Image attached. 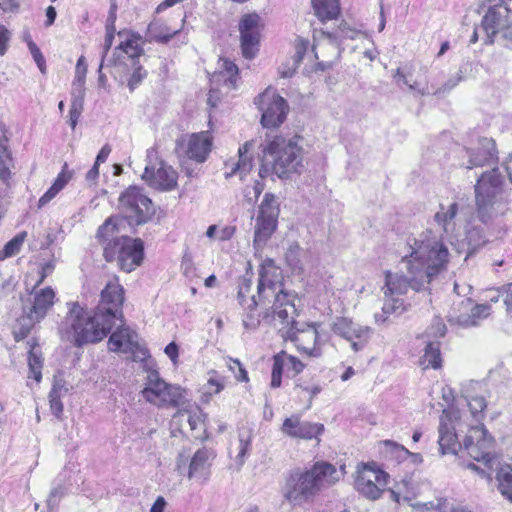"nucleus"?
<instances>
[{
  "instance_id": "9d476101",
  "label": "nucleus",
  "mask_w": 512,
  "mask_h": 512,
  "mask_svg": "<svg viewBox=\"0 0 512 512\" xmlns=\"http://www.w3.org/2000/svg\"><path fill=\"white\" fill-rule=\"evenodd\" d=\"M119 205L129 224H144L155 213L151 199L137 186H130L121 193Z\"/></svg>"
},
{
  "instance_id": "72a5a7b5",
  "label": "nucleus",
  "mask_w": 512,
  "mask_h": 512,
  "mask_svg": "<svg viewBox=\"0 0 512 512\" xmlns=\"http://www.w3.org/2000/svg\"><path fill=\"white\" fill-rule=\"evenodd\" d=\"M391 500L400 504L401 501H411L414 497L412 482L410 478H404L396 482L388 489Z\"/></svg>"
},
{
  "instance_id": "f257e3e1",
  "label": "nucleus",
  "mask_w": 512,
  "mask_h": 512,
  "mask_svg": "<svg viewBox=\"0 0 512 512\" xmlns=\"http://www.w3.org/2000/svg\"><path fill=\"white\" fill-rule=\"evenodd\" d=\"M408 253L402 257L409 277L400 273L385 272L383 311L386 314L404 311L405 295L409 288L415 291L426 290L430 282L446 270L449 262L447 246L435 237L431 231L422 233L418 238H408Z\"/></svg>"
},
{
  "instance_id": "9b49d317",
  "label": "nucleus",
  "mask_w": 512,
  "mask_h": 512,
  "mask_svg": "<svg viewBox=\"0 0 512 512\" xmlns=\"http://www.w3.org/2000/svg\"><path fill=\"white\" fill-rule=\"evenodd\" d=\"M459 165L466 169L491 166L498 162V150L495 140L488 137H478L468 146L461 149Z\"/></svg>"
},
{
  "instance_id": "0eeeda50",
  "label": "nucleus",
  "mask_w": 512,
  "mask_h": 512,
  "mask_svg": "<svg viewBox=\"0 0 512 512\" xmlns=\"http://www.w3.org/2000/svg\"><path fill=\"white\" fill-rule=\"evenodd\" d=\"M474 189L476 212L481 222L486 224L506 212L507 193L498 167L483 172Z\"/></svg>"
},
{
  "instance_id": "5fc2aeb1",
  "label": "nucleus",
  "mask_w": 512,
  "mask_h": 512,
  "mask_svg": "<svg viewBox=\"0 0 512 512\" xmlns=\"http://www.w3.org/2000/svg\"><path fill=\"white\" fill-rule=\"evenodd\" d=\"M446 333V325L440 318H435L429 328L428 334L434 337H443Z\"/></svg>"
},
{
  "instance_id": "3c124183",
  "label": "nucleus",
  "mask_w": 512,
  "mask_h": 512,
  "mask_svg": "<svg viewBox=\"0 0 512 512\" xmlns=\"http://www.w3.org/2000/svg\"><path fill=\"white\" fill-rule=\"evenodd\" d=\"M394 78L396 79V82H397V84H398L399 86L406 85V86H408V87H409V89H410L411 91H416V92H417L418 94H420V95H425V94H427V93H428L424 88H422V89L417 88V83H416V82H415V83H413V84H410V83L408 82V80H407L406 76L404 75L403 71H402L400 68H398V69L396 70V73H395V75H394Z\"/></svg>"
},
{
  "instance_id": "c85d7f7f",
  "label": "nucleus",
  "mask_w": 512,
  "mask_h": 512,
  "mask_svg": "<svg viewBox=\"0 0 512 512\" xmlns=\"http://www.w3.org/2000/svg\"><path fill=\"white\" fill-rule=\"evenodd\" d=\"M459 210L457 202H453L448 206L440 204L439 210L434 216V220L443 232L447 235L453 234L456 228V216Z\"/></svg>"
},
{
  "instance_id": "ea45409f",
  "label": "nucleus",
  "mask_w": 512,
  "mask_h": 512,
  "mask_svg": "<svg viewBox=\"0 0 512 512\" xmlns=\"http://www.w3.org/2000/svg\"><path fill=\"white\" fill-rule=\"evenodd\" d=\"M304 254L303 249L297 244L292 243L286 253H285V260L289 267L293 271H302L303 265H302V255Z\"/></svg>"
},
{
  "instance_id": "473e14b6",
  "label": "nucleus",
  "mask_w": 512,
  "mask_h": 512,
  "mask_svg": "<svg viewBox=\"0 0 512 512\" xmlns=\"http://www.w3.org/2000/svg\"><path fill=\"white\" fill-rule=\"evenodd\" d=\"M495 478L499 493L512 503V466L506 464L499 467Z\"/></svg>"
},
{
  "instance_id": "39448f33",
  "label": "nucleus",
  "mask_w": 512,
  "mask_h": 512,
  "mask_svg": "<svg viewBox=\"0 0 512 512\" xmlns=\"http://www.w3.org/2000/svg\"><path fill=\"white\" fill-rule=\"evenodd\" d=\"M298 136L285 137L282 135H267L260 145L261 158L259 177L265 179L276 175L278 178H288L298 172L302 166L303 149Z\"/></svg>"
},
{
  "instance_id": "4d7b16f0",
  "label": "nucleus",
  "mask_w": 512,
  "mask_h": 512,
  "mask_svg": "<svg viewBox=\"0 0 512 512\" xmlns=\"http://www.w3.org/2000/svg\"><path fill=\"white\" fill-rule=\"evenodd\" d=\"M10 37V31L4 25L0 24V56H3L7 52Z\"/></svg>"
},
{
  "instance_id": "09e8293b",
  "label": "nucleus",
  "mask_w": 512,
  "mask_h": 512,
  "mask_svg": "<svg viewBox=\"0 0 512 512\" xmlns=\"http://www.w3.org/2000/svg\"><path fill=\"white\" fill-rule=\"evenodd\" d=\"M85 83H72V92H71V104H78L79 106H84V98H85Z\"/></svg>"
},
{
  "instance_id": "052dcab7",
  "label": "nucleus",
  "mask_w": 512,
  "mask_h": 512,
  "mask_svg": "<svg viewBox=\"0 0 512 512\" xmlns=\"http://www.w3.org/2000/svg\"><path fill=\"white\" fill-rule=\"evenodd\" d=\"M60 192L56 187L52 186L38 200V208L46 206Z\"/></svg>"
},
{
  "instance_id": "f3484780",
  "label": "nucleus",
  "mask_w": 512,
  "mask_h": 512,
  "mask_svg": "<svg viewBox=\"0 0 512 512\" xmlns=\"http://www.w3.org/2000/svg\"><path fill=\"white\" fill-rule=\"evenodd\" d=\"M238 30L242 56L247 60L254 59L260 50L261 17L257 13L244 14L239 20Z\"/></svg>"
},
{
  "instance_id": "ddd939ff",
  "label": "nucleus",
  "mask_w": 512,
  "mask_h": 512,
  "mask_svg": "<svg viewBox=\"0 0 512 512\" xmlns=\"http://www.w3.org/2000/svg\"><path fill=\"white\" fill-rule=\"evenodd\" d=\"M279 203L272 193H266L259 205L256 217L254 245L261 247L271 237L278 225Z\"/></svg>"
},
{
  "instance_id": "6e6d98bb",
  "label": "nucleus",
  "mask_w": 512,
  "mask_h": 512,
  "mask_svg": "<svg viewBox=\"0 0 512 512\" xmlns=\"http://www.w3.org/2000/svg\"><path fill=\"white\" fill-rule=\"evenodd\" d=\"M67 392L68 388L66 387L65 381L61 378H55L49 395L63 397L67 394Z\"/></svg>"
},
{
  "instance_id": "cd10ccee",
  "label": "nucleus",
  "mask_w": 512,
  "mask_h": 512,
  "mask_svg": "<svg viewBox=\"0 0 512 512\" xmlns=\"http://www.w3.org/2000/svg\"><path fill=\"white\" fill-rule=\"evenodd\" d=\"M218 66L219 71L212 75L211 84L223 82L229 90L234 89L239 74L238 66L228 58H220Z\"/></svg>"
},
{
  "instance_id": "49530a36",
  "label": "nucleus",
  "mask_w": 512,
  "mask_h": 512,
  "mask_svg": "<svg viewBox=\"0 0 512 512\" xmlns=\"http://www.w3.org/2000/svg\"><path fill=\"white\" fill-rule=\"evenodd\" d=\"M27 45H28L29 51H30L35 63L37 64L39 70L42 73H45L46 61H45V58H44L41 50L31 39L27 40Z\"/></svg>"
},
{
  "instance_id": "2f4dec72",
  "label": "nucleus",
  "mask_w": 512,
  "mask_h": 512,
  "mask_svg": "<svg viewBox=\"0 0 512 512\" xmlns=\"http://www.w3.org/2000/svg\"><path fill=\"white\" fill-rule=\"evenodd\" d=\"M316 16L321 21L333 20L340 14L339 0H311Z\"/></svg>"
},
{
  "instance_id": "412c9836",
  "label": "nucleus",
  "mask_w": 512,
  "mask_h": 512,
  "mask_svg": "<svg viewBox=\"0 0 512 512\" xmlns=\"http://www.w3.org/2000/svg\"><path fill=\"white\" fill-rule=\"evenodd\" d=\"M108 345L113 352L138 353L141 360L149 356L148 350L139 344L138 334L123 324L110 335Z\"/></svg>"
},
{
  "instance_id": "c9c22d12",
  "label": "nucleus",
  "mask_w": 512,
  "mask_h": 512,
  "mask_svg": "<svg viewBox=\"0 0 512 512\" xmlns=\"http://www.w3.org/2000/svg\"><path fill=\"white\" fill-rule=\"evenodd\" d=\"M238 453L235 457V461L239 468L243 466L246 458L249 456L252 445V433L251 431H240L238 435Z\"/></svg>"
},
{
  "instance_id": "bf43d9fd",
  "label": "nucleus",
  "mask_w": 512,
  "mask_h": 512,
  "mask_svg": "<svg viewBox=\"0 0 512 512\" xmlns=\"http://www.w3.org/2000/svg\"><path fill=\"white\" fill-rule=\"evenodd\" d=\"M82 111H83L82 106H79L78 104H74V105L71 104L70 110H69V124L73 130L76 128V125L79 121Z\"/></svg>"
},
{
  "instance_id": "37998d69",
  "label": "nucleus",
  "mask_w": 512,
  "mask_h": 512,
  "mask_svg": "<svg viewBox=\"0 0 512 512\" xmlns=\"http://www.w3.org/2000/svg\"><path fill=\"white\" fill-rule=\"evenodd\" d=\"M466 240L471 249V252H474L487 242L481 227H472L469 229L466 234Z\"/></svg>"
},
{
  "instance_id": "6ab92c4d",
  "label": "nucleus",
  "mask_w": 512,
  "mask_h": 512,
  "mask_svg": "<svg viewBox=\"0 0 512 512\" xmlns=\"http://www.w3.org/2000/svg\"><path fill=\"white\" fill-rule=\"evenodd\" d=\"M152 150L147 151V159L149 162L146 164L141 178L145 183L159 191H171L177 186V172L172 166L167 165L164 161H159L158 166L151 163L153 155Z\"/></svg>"
},
{
  "instance_id": "680f3d73",
  "label": "nucleus",
  "mask_w": 512,
  "mask_h": 512,
  "mask_svg": "<svg viewBox=\"0 0 512 512\" xmlns=\"http://www.w3.org/2000/svg\"><path fill=\"white\" fill-rule=\"evenodd\" d=\"M499 293H506L504 304L506 311L512 313V284L504 285L497 290Z\"/></svg>"
},
{
  "instance_id": "58836bf2",
  "label": "nucleus",
  "mask_w": 512,
  "mask_h": 512,
  "mask_svg": "<svg viewBox=\"0 0 512 512\" xmlns=\"http://www.w3.org/2000/svg\"><path fill=\"white\" fill-rule=\"evenodd\" d=\"M385 457L387 459L395 460L397 463H402L408 459L409 450L403 445H400L391 440L384 441Z\"/></svg>"
},
{
  "instance_id": "de8ad7c7",
  "label": "nucleus",
  "mask_w": 512,
  "mask_h": 512,
  "mask_svg": "<svg viewBox=\"0 0 512 512\" xmlns=\"http://www.w3.org/2000/svg\"><path fill=\"white\" fill-rule=\"evenodd\" d=\"M134 66L133 73L128 79V87L130 91H134L147 76V71L142 66H136V64Z\"/></svg>"
},
{
  "instance_id": "7ed1b4c3",
  "label": "nucleus",
  "mask_w": 512,
  "mask_h": 512,
  "mask_svg": "<svg viewBox=\"0 0 512 512\" xmlns=\"http://www.w3.org/2000/svg\"><path fill=\"white\" fill-rule=\"evenodd\" d=\"M124 289L117 282H109L101 292V299L93 314L79 302H67V313L58 326L63 341L82 347L104 339L116 321L123 322Z\"/></svg>"
},
{
  "instance_id": "4c0bfd02",
  "label": "nucleus",
  "mask_w": 512,
  "mask_h": 512,
  "mask_svg": "<svg viewBox=\"0 0 512 512\" xmlns=\"http://www.w3.org/2000/svg\"><path fill=\"white\" fill-rule=\"evenodd\" d=\"M286 352L281 351L273 357L271 387L278 388L282 383V374L286 369Z\"/></svg>"
},
{
  "instance_id": "5701e85b",
  "label": "nucleus",
  "mask_w": 512,
  "mask_h": 512,
  "mask_svg": "<svg viewBox=\"0 0 512 512\" xmlns=\"http://www.w3.org/2000/svg\"><path fill=\"white\" fill-rule=\"evenodd\" d=\"M282 432L292 438L313 439L324 431V426L319 423L301 421L298 415L286 418L282 424Z\"/></svg>"
},
{
  "instance_id": "a18cd8bd",
  "label": "nucleus",
  "mask_w": 512,
  "mask_h": 512,
  "mask_svg": "<svg viewBox=\"0 0 512 512\" xmlns=\"http://www.w3.org/2000/svg\"><path fill=\"white\" fill-rule=\"evenodd\" d=\"M64 495L65 490L61 485L52 488L47 498L48 512H58L59 503Z\"/></svg>"
},
{
  "instance_id": "f03ea898",
  "label": "nucleus",
  "mask_w": 512,
  "mask_h": 512,
  "mask_svg": "<svg viewBox=\"0 0 512 512\" xmlns=\"http://www.w3.org/2000/svg\"><path fill=\"white\" fill-rule=\"evenodd\" d=\"M283 286L282 271L272 259H266L259 269L258 294L261 300H269L270 296L274 300L273 305L266 310L264 319L284 325L286 331L283 337L293 342L299 352L309 357H320L322 350L318 345L319 334L316 326L307 324L301 329L297 327V296L294 292L286 291Z\"/></svg>"
},
{
  "instance_id": "aec40b11",
  "label": "nucleus",
  "mask_w": 512,
  "mask_h": 512,
  "mask_svg": "<svg viewBox=\"0 0 512 512\" xmlns=\"http://www.w3.org/2000/svg\"><path fill=\"white\" fill-rule=\"evenodd\" d=\"M212 149V137L208 131L193 133L176 142V150L197 163L207 160Z\"/></svg>"
},
{
  "instance_id": "338daca9",
  "label": "nucleus",
  "mask_w": 512,
  "mask_h": 512,
  "mask_svg": "<svg viewBox=\"0 0 512 512\" xmlns=\"http://www.w3.org/2000/svg\"><path fill=\"white\" fill-rule=\"evenodd\" d=\"M114 34H115V29L106 28V35H105V40H104V45H103V53H102L103 61L105 60V57L112 46V43L114 40Z\"/></svg>"
},
{
  "instance_id": "bb28decb",
  "label": "nucleus",
  "mask_w": 512,
  "mask_h": 512,
  "mask_svg": "<svg viewBox=\"0 0 512 512\" xmlns=\"http://www.w3.org/2000/svg\"><path fill=\"white\" fill-rule=\"evenodd\" d=\"M212 451L203 447L198 449L190 460L188 477L190 479L206 480L209 475Z\"/></svg>"
},
{
  "instance_id": "a19ab883",
  "label": "nucleus",
  "mask_w": 512,
  "mask_h": 512,
  "mask_svg": "<svg viewBox=\"0 0 512 512\" xmlns=\"http://www.w3.org/2000/svg\"><path fill=\"white\" fill-rule=\"evenodd\" d=\"M8 157L0 155V203L8 197L10 189V170L8 168Z\"/></svg>"
},
{
  "instance_id": "69168bd1",
  "label": "nucleus",
  "mask_w": 512,
  "mask_h": 512,
  "mask_svg": "<svg viewBox=\"0 0 512 512\" xmlns=\"http://www.w3.org/2000/svg\"><path fill=\"white\" fill-rule=\"evenodd\" d=\"M181 268L186 277H193L195 275V268L192 261V258L188 255H185L182 259Z\"/></svg>"
},
{
  "instance_id": "c03bdc74",
  "label": "nucleus",
  "mask_w": 512,
  "mask_h": 512,
  "mask_svg": "<svg viewBox=\"0 0 512 512\" xmlns=\"http://www.w3.org/2000/svg\"><path fill=\"white\" fill-rule=\"evenodd\" d=\"M467 402L472 417L475 419V421L480 422L483 418V411L487 406L484 397L476 396L470 400H467Z\"/></svg>"
},
{
  "instance_id": "4be33fe9",
  "label": "nucleus",
  "mask_w": 512,
  "mask_h": 512,
  "mask_svg": "<svg viewBox=\"0 0 512 512\" xmlns=\"http://www.w3.org/2000/svg\"><path fill=\"white\" fill-rule=\"evenodd\" d=\"M253 282L250 278H243L242 281L239 284V289L237 293V300L239 305L246 310L247 316L245 319H243V325L245 328H255L259 324V320L255 319L253 315L251 314L258 305H266L270 304L273 305V297H269L268 299L261 300L259 297V294L257 293L258 300L256 299V295H251Z\"/></svg>"
},
{
  "instance_id": "7c9ffc66",
  "label": "nucleus",
  "mask_w": 512,
  "mask_h": 512,
  "mask_svg": "<svg viewBox=\"0 0 512 512\" xmlns=\"http://www.w3.org/2000/svg\"><path fill=\"white\" fill-rule=\"evenodd\" d=\"M120 37H125L121 41L117 49L125 53L131 60L132 64L135 65V59L139 58L143 54V48L141 47V37L135 33L119 32Z\"/></svg>"
},
{
  "instance_id": "f8f14e48",
  "label": "nucleus",
  "mask_w": 512,
  "mask_h": 512,
  "mask_svg": "<svg viewBox=\"0 0 512 512\" xmlns=\"http://www.w3.org/2000/svg\"><path fill=\"white\" fill-rule=\"evenodd\" d=\"M261 112V124L265 128H276L286 119L289 106L275 89L267 88L254 100Z\"/></svg>"
},
{
  "instance_id": "8fccbe9b",
  "label": "nucleus",
  "mask_w": 512,
  "mask_h": 512,
  "mask_svg": "<svg viewBox=\"0 0 512 512\" xmlns=\"http://www.w3.org/2000/svg\"><path fill=\"white\" fill-rule=\"evenodd\" d=\"M71 178L72 172L68 170V164L64 163L61 172L57 175L52 186L61 191L68 184Z\"/></svg>"
},
{
  "instance_id": "6e6552de",
  "label": "nucleus",
  "mask_w": 512,
  "mask_h": 512,
  "mask_svg": "<svg viewBox=\"0 0 512 512\" xmlns=\"http://www.w3.org/2000/svg\"><path fill=\"white\" fill-rule=\"evenodd\" d=\"M34 286L27 301H23L22 315L17 319L13 328L16 341L24 339L32 328L42 321L53 307L55 291L51 287L37 288Z\"/></svg>"
},
{
  "instance_id": "a211bd4d",
  "label": "nucleus",
  "mask_w": 512,
  "mask_h": 512,
  "mask_svg": "<svg viewBox=\"0 0 512 512\" xmlns=\"http://www.w3.org/2000/svg\"><path fill=\"white\" fill-rule=\"evenodd\" d=\"M331 329L334 334L348 341L355 352L363 350L373 335V329L370 326L354 322L347 317H336Z\"/></svg>"
},
{
  "instance_id": "dca6fc26",
  "label": "nucleus",
  "mask_w": 512,
  "mask_h": 512,
  "mask_svg": "<svg viewBox=\"0 0 512 512\" xmlns=\"http://www.w3.org/2000/svg\"><path fill=\"white\" fill-rule=\"evenodd\" d=\"M490 314V304H473L471 298H463L458 303L454 302L448 321L451 325L471 328L480 325Z\"/></svg>"
},
{
  "instance_id": "1a4fd4ad",
  "label": "nucleus",
  "mask_w": 512,
  "mask_h": 512,
  "mask_svg": "<svg viewBox=\"0 0 512 512\" xmlns=\"http://www.w3.org/2000/svg\"><path fill=\"white\" fill-rule=\"evenodd\" d=\"M185 391L176 385H171L160 378L157 371L148 374L142 395L144 399L158 407H179L185 404Z\"/></svg>"
},
{
  "instance_id": "0e129e2a",
  "label": "nucleus",
  "mask_w": 512,
  "mask_h": 512,
  "mask_svg": "<svg viewBox=\"0 0 512 512\" xmlns=\"http://www.w3.org/2000/svg\"><path fill=\"white\" fill-rule=\"evenodd\" d=\"M296 387L301 388L303 391L309 393L310 397L308 400L307 409L311 407L313 398L322 391V387L319 384L313 385L311 387L303 386L302 384H296Z\"/></svg>"
},
{
  "instance_id": "423d86ee",
  "label": "nucleus",
  "mask_w": 512,
  "mask_h": 512,
  "mask_svg": "<svg viewBox=\"0 0 512 512\" xmlns=\"http://www.w3.org/2000/svg\"><path fill=\"white\" fill-rule=\"evenodd\" d=\"M119 221L116 217H109L98 228L96 238L103 246L105 260L116 261L122 271L130 273L143 261L144 243L140 238L119 235Z\"/></svg>"
},
{
  "instance_id": "393cba45",
  "label": "nucleus",
  "mask_w": 512,
  "mask_h": 512,
  "mask_svg": "<svg viewBox=\"0 0 512 512\" xmlns=\"http://www.w3.org/2000/svg\"><path fill=\"white\" fill-rule=\"evenodd\" d=\"M206 418L205 413L197 405L188 404L186 407L179 409L174 414V422L178 419H185L190 430L194 433L193 437L204 440L206 436Z\"/></svg>"
},
{
  "instance_id": "e433bc0d",
  "label": "nucleus",
  "mask_w": 512,
  "mask_h": 512,
  "mask_svg": "<svg viewBox=\"0 0 512 512\" xmlns=\"http://www.w3.org/2000/svg\"><path fill=\"white\" fill-rule=\"evenodd\" d=\"M27 237V232L23 231L15 235L11 240H9L2 250H0V261L8 259L17 255Z\"/></svg>"
},
{
  "instance_id": "e2e57ef3",
  "label": "nucleus",
  "mask_w": 512,
  "mask_h": 512,
  "mask_svg": "<svg viewBox=\"0 0 512 512\" xmlns=\"http://www.w3.org/2000/svg\"><path fill=\"white\" fill-rule=\"evenodd\" d=\"M309 47V41L304 38H297L295 43L297 61L304 58L305 53Z\"/></svg>"
},
{
  "instance_id": "a878e982",
  "label": "nucleus",
  "mask_w": 512,
  "mask_h": 512,
  "mask_svg": "<svg viewBox=\"0 0 512 512\" xmlns=\"http://www.w3.org/2000/svg\"><path fill=\"white\" fill-rule=\"evenodd\" d=\"M508 9L504 8L503 11L496 7L488 9L484 15L481 26L486 33L485 44H493L494 37L500 33L502 29L507 27Z\"/></svg>"
},
{
  "instance_id": "4468645a",
  "label": "nucleus",
  "mask_w": 512,
  "mask_h": 512,
  "mask_svg": "<svg viewBox=\"0 0 512 512\" xmlns=\"http://www.w3.org/2000/svg\"><path fill=\"white\" fill-rule=\"evenodd\" d=\"M463 447L468 455L475 461L491 468L494 462V439L481 423L471 427L463 440Z\"/></svg>"
},
{
  "instance_id": "f704fd0d",
  "label": "nucleus",
  "mask_w": 512,
  "mask_h": 512,
  "mask_svg": "<svg viewBox=\"0 0 512 512\" xmlns=\"http://www.w3.org/2000/svg\"><path fill=\"white\" fill-rule=\"evenodd\" d=\"M420 364L423 366L424 369H438L441 367L442 358L439 342H429L426 345Z\"/></svg>"
},
{
  "instance_id": "20e7f679",
  "label": "nucleus",
  "mask_w": 512,
  "mask_h": 512,
  "mask_svg": "<svg viewBox=\"0 0 512 512\" xmlns=\"http://www.w3.org/2000/svg\"><path fill=\"white\" fill-rule=\"evenodd\" d=\"M343 476L333 464L316 462L310 469L296 468L288 474L283 487L285 499L294 506L312 502L326 487L335 484Z\"/></svg>"
},
{
  "instance_id": "774afa93",
  "label": "nucleus",
  "mask_w": 512,
  "mask_h": 512,
  "mask_svg": "<svg viewBox=\"0 0 512 512\" xmlns=\"http://www.w3.org/2000/svg\"><path fill=\"white\" fill-rule=\"evenodd\" d=\"M54 268L55 265L53 261H48L42 264L40 277L39 280L36 282V286H39L44 281V279L53 272Z\"/></svg>"
},
{
  "instance_id": "79ce46f5",
  "label": "nucleus",
  "mask_w": 512,
  "mask_h": 512,
  "mask_svg": "<svg viewBox=\"0 0 512 512\" xmlns=\"http://www.w3.org/2000/svg\"><path fill=\"white\" fill-rule=\"evenodd\" d=\"M42 365V357L37 354L35 348L32 347L28 353L29 377H32L37 383L42 379Z\"/></svg>"
},
{
  "instance_id": "b1692460",
  "label": "nucleus",
  "mask_w": 512,
  "mask_h": 512,
  "mask_svg": "<svg viewBox=\"0 0 512 512\" xmlns=\"http://www.w3.org/2000/svg\"><path fill=\"white\" fill-rule=\"evenodd\" d=\"M439 450L441 455L453 454L456 455L458 450L461 449V444L458 442L455 428L452 424L449 412L444 409L440 416L439 423Z\"/></svg>"
},
{
  "instance_id": "13d9d810",
  "label": "nucleus",
  "mask_w": 512,
  "mask_h": 512,
  "mask_svg": "<svg viewBox=\"0 0 512 512\" xmlns=\"http://www.w3.org/2000/svg\"><path fill=\"white\" fill-rule=\"evenodd\" d=\"M60 396L49 395L50 409L57 418H60L63 413V403Z\"/></svg>"
},
{
  "instance_id": "c756f323",
  "label": "nucleus",
  "mask_w": 512,
  "mask_h": 512,
  "mask_svg": "<svg viewBox=\"0 0 512 512\" xmlns=\"http://www.w3.org/2000/svg\"><path fill=\"white\" fill-rule=\"evenodd\" d=\"M253 147V141H247L238 149L239 160L232 168L231 172L226 173V177H231L232 175L239 174L242 178L248 172L251 171L253 167L252 157L249 155V151Z\"/></svg>"
},
{
  "instance_id": "864d4df0",
  "label": "nucleus",
  "mask_w": 512,
  "mask_h": 512,
  "mask_svg": "<svg viewBox=\"0 0 512 512\" xmlns=\"http://www.w3.org/2000/svg\"><path fill=\"white\" fill-rule=\"evenodd\" d=\"M285 359H286V370L288 372L291 370L296 375L303 371L304 364L298 358L286 353Z\"/></svg>"
},
{
  "instance_id": "2eb2a0df",
  "label": "nucleus",
  "mask_w": 512,
  "mask_h": 512,
  "mask_svg": "<svg viewBox=\"0 0 512 512\" xmlns=\"http://www.w3.org/2000/svg\"><path fill=\"white\" fill-rule=\"evenodd\" d=\"M388 480L389 474L380 469L375 462L363 463L357 472L354 486L367 499L377 500L384 492Z\"/></svg>"
},
{
  "instance_id": "603ef678",
  "label": "nucleus",
  "mask_w": 512,
  "mask_h": 512,
  "mask_svg": "<svg viewBox=\"0 0 512 512\" xmlns=\"http://www.w3.org/2000/svg\"><path fill=\"white\" fill-rule=\"evenodd\" d=\"M87 73V65L85 62V57L80 56L77 60L76 68H75V78L73 82L85 83Z\"/></svg>"
}]
</instances>
